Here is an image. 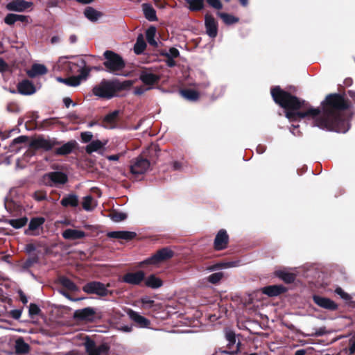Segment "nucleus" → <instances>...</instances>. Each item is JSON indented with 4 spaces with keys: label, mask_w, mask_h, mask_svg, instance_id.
Here are the masks:
<instances>
[{
    "label": "nucleus",
    "mask_w": 355,
    "mask_h": 355,
    "mask_svg": "<svg viewBox=\"0 0 355 355\" xmlns=\"http://www.w3.org/2000/svg\"><path fill=\"white\" fill-rule=\"evenodd\" d=\"M28 140H29L28 137L21 135V136H19V137L14 139L12 141L11 146H13L16 144H26L28 141Z\"/></svg>",
    "instance_id": "de8ad7c7"
},
{
    "label": "nucleus",
    "mask_w": 355,
    "mask_h": 355,
    "mask_svg": "<svg viewBox=\"0 0 355 355\" xmlns=\"http://www.w3.org/2000/svg\"><path fill=\"white\" fill-rule=\"evenodd\" d=\"M40 312V309L35 304H31L29 306V314L31 315H38Z\"/></svg>",
    "instance_id": "5fc2aeb1"
},
{
    "label": "nucleus",
    "mask_w": 355,
    "mask_h": 355,
    "mask_svg": "<svg viewBox=\"0 0 355 355\" xmlns=\"http://www.w3.org/2000/svg\"><path fill=\"white\" fill-rule=\"evenodd\" d=\"M271 96L275 102L288 110L286 117L290 121L311 116L313 126L322 130L345 133L349 129V118L343 111L348 105L343 96L337 94L328 95L322 103V112L319 108H313L304 101L291 95L277 86L271 89Z\"/></svg>",
    "instance_id": "f257e3e1"
},
{
    "label": "nucleus",
    "mask_w": 355,
    "mask_h": 355,
    "mask_svg": "<svg viewBox=\"0 0 355 355\" xmlns=\"http://www.w3.org/2000/svg\"><path fill=\"white\" fill-rule=\"evenodd\" d=\"M15 348L17 354H24L29 352V345L21 338L16 340Z\"/></svg>",
    "instance_id": "7c9ffc66"
},
{
    "label": "nucleus",
    "mask_w": 355,
    "mask_h": 355,
    "mask_svg": "<svg viewBox=\"0 0 355 355\" xmlns=\"http://www.w3.org/2000/svg\"><path fill=\"white\" fill-rule=\"evenodd\" d=\"M150 89V87H145L144 86L136 87L134 89V94L135 95H141L144 94L146 91Z\"/></svg>",
    "instance_id": "bf43d9fd"
},
{
    "label": "nucleus",
    "mask_w": 355,
    "mask_h": 355,
    "mask_svg": "<svg viewBox=\"0 0 355 355\" xmlns=\"http://www.w3.org/2000/svg\"><path fill=\"white\" fill-rule=\"evenodd\" d=\"M133 81L132 80H125L123 82H120L117 80H114V84H116L117 85V87L116 88V92H120V91H122L123 89H128L129 87H130L132 85H133Z\"/></svg>",
    "instance_id": "37998d69"
},
{
    "label": "nucleus",
    "mask_w": 355,
    "mask_h": 355,
    "mask_svg": "<svg viewBox=\"0 0 355 355\" xmlns=\"http://www.w3.org/2000/svg\"><path fill=\"white\" fill-rule=\"evenodd\" d=\"M63 103L66 107H69L71 105H73V106L76 105L75 103H73L72 100L69 97H65L63 99Z\"/></svg>",
    "instance_id": "680f3d73"
},
{
    "label": "nucleus",
    "mask_w": 355,
    "mask_h": 355,
    "mask_svg": "<svg viewBox=\"0 0 355 355\" xmlns=\"http://www.w3.org/2000/svg\"><path fill=\"white\" fill-rule=\"evenodd\" d=\"M146 47V44L142 35H139L137 38L136 43L134 46V52L137 55H139L144 52Z\"/></svg>",
    "instance_id": "2f4dec72"
},
{
    "label": "nucleus",
    "mask_w": 355,
    "mask_h": 355,
    "mask_svg": "<svg viewBox=\"0 0 355 355\" xmlns=\"http://www.w3.org/2000/svg\"><path fill=\"white\" fill-rule=\"evenodd\" d=\"M328 333L326 328L324 327H320L318 329H315L314 332L311 334L313 336H321L325 335Z\"/></svg>",
    "instance_id": "603ef678"
},
{
    "label": "nucleus",
    "mask_w": 355,
    "mask_h": 355,
    "mask_svg": "<svg viewBox=\"0 0 355 355\" xmlns=\"http://www.w3.org/2000/svg\"><path fill=\"white\" fill-rule=\"evenodd\" d=\"M93 135L91 132H84L81 133V139L83 142L87 143L92 139Z\"/></svg>",
    "instance_id": "4d7b16f0"
},
{
    "label": "nucleus",
    "mask_w": 355,
    "mask_h": 355,
    "mask_svg": "<svg viewBox=\"0 0 355 355\" xmlns=\"http://www.w3.org/2000/svg\"><path fill=\"white\" fill-rule=\"evenodd\" d=\"M120 113V110H114L105 115L103 118V123L105 124L106 127L114 128Z\"/></svg>",
    "instance_id": "4be33fe9"
},
{
    "label": "nucleus",
    "mask_w": 355,
    "mask_h": 355,
    "mask_svg": "<svg viewBox=\"0 0 355 355\" xmlns=\"http://www.w3.org/2000/svg\"><path fill=\"white\" fill-rule=\"evenodd\" d=\"M8 64L6 62L2 59L0 58V72L2 73L8 69Z\"/></svg>",
    "instance_id": "052dcab7"
},
{
    "label": "nucleus",
    "mask_w": 355,
    "mask_h": 355,
    "mask_svg": "<svg viewBox=\"0 0 355 355\" xmlns=\"http://www.w3.org/2000/svg\"><path fill=\"white\" fill-rule=\"evenodd\" d=\"M313 300L318 306L327 310L334 311L338 308L336 302L325 297L315 295L313 296Z\"/></svg>",
    "instance_id": "9b49d317"
},
{
    "label": "nucleus",
    "mask_w": 355,
    "mask_h": 355,
    "mask_svg": "<svg viewBox=\"0 0 355 355\" xmlns=\"http://www.w3.org/2000/svg\"><path fill=\"white\" fill-rule=\"evenodd\" d=\"M19 296H20L21 301L22 302L23 304H26L28 302L27 297L26 296V295L22 291H19Z\"/></svg>",
    "instance_id": "0e129e2a"
},
{
    "label": "nucleus",
    "mask_w": 355,
    "mask_h": 355,
    "mask_svg": "<svg viewBox=\"0 0 355 355\" xmlns=\"http://www.w3.org/2000/svg\"><path fill=\"white\" fill-rule=\"evenodd\" d=\"M104 146V144L101 142L100 140H94L91 141L87 146H86V152L89 154L92 153L93 152H96L101 148H102Z\"/></svg>",
    "instance_id": "f704fd0d"
},
{
    "label": "nucleus",
    "mask_w": 355,
    "mask_h": 355,
    "mask_svg": "<svg viewBox=\"0 0 355 355\" xmlns=\"http://www.w3.org/2000/svg\"><path fill=\"white\" fill-rule=\"evenodd\" d=\"M207 3L215 9L220 10L223 6L220 0H207Z\"/></svg>",
    "instance_id": "3c124183"
},
{
    "label": "nucleus",
    "mask_w": 355,
    "mask_h": 355,
    "mask_svg": "<svg viewBox=\"0 0 355 355\" xmlns=\"http://www.w3.org/2000/svg\"><path fill=\"white\" fill-rule=\"evenodd\" d=\"M284 290L282 286L272 285L263 288L262 292L270 297H274L283 293Z\"/></svg>",
    "instance_id": "a878e982"
},
{
    "label": "nucleus",
    "mask_w": 355,
    "mask_h": 355,
    "mask_svg": "<svg viewBox=\"0 0 355 355\" xmlns=\"http://www.w3.org/2000/svg\"><path fill=\"white\" fill-rule=\"evenodd\" d=\"M141 302L144 308H150L154 303V301L148 296L143 297L141 299Z\"/></svg>",
    "instance_id": "8fccbe9b"
},
{
    "label": "nucleus",
    "mask_w": 355,
    "mask_h": 355,
    "mask_svg": "<svg viewBox=\"0 0 355 355\" xmlns=\"http://www.w3.org/2000/svg\"><path fill=\"white\" fill-rule=\"evenodd\" d=\"M142 8L144 16L148 20L150 21L157 20L156 12L150 4L144 3L143 4Z\"/></svg>",
    "instance_id": "c85d7f7f"
},
{
    "label": "nucleus",
    "mask_w": 355,
    "mask_h": 355,
    "mask_svg": "<svg viewBox=\"0 0 355 355\" xmlns=\"http://www.w3.org/2000/svg\"><path fill=\"white\" fill-rule=\"evenodd\" d=\"M27 220L26 217H22L17 219H10L8 221V223L15 229H19L26 224Z\"/></svg>",
    "instance_id": "4c0bfd02"
},
{
    "label": "nucleus",
    "mask_w": 355,
    "mask_h": 355,
    "mask_svg": "<svg viewBox=\"0 0 355 355\" xmlns=\"http://www.w3.org/2000/svg\"><path fill=\"white\" fill-rule=\"evenodd\" d=\"M96 311L92 307H86L75 311V317L85 320H92L94 318Z\"/></svg>",
    "instance_id": "a211bd4d"
},
{
    "label": "nucleus",
    "mask_w": 355,
    "mask_h": 355,
    "mask_svg": "<svg viewBox=\"0 0 355 355\" xmlns=\"http://www.w3.org/2000/svg\"><path fill=\"white\" fill-rule=\"evenodd\" d=\"M84 346L88 355H111L110 346L107 343L96 344L87 337Z\"/></svg>",
    "instance_id": "423d86ee"
},
{
    "label": "nucleus",
    "mask_w": 355,
    "mask_h": 355,
    "mask_svg": "<svg viewBox=\"0 0 355 355\" xmlns=\"http://www.w3.org/2000/svg\"><path fill=\"white\" fill-rule=\"evenodd\" d=\"M127 218V215L125 213L117 212L111 215V219L116 223L121 222Z\"/></svg>",
    "instance_id": "49530a36"
},
{
    "label": "nucleus",
    "mask_w": 355,
    "mask_h": 355,
    "mask_svg": "<svg viewBox=\"0 0 355 355\" xmlns=\"http://www.w3.org/2000/svg\"><path fill=\"white\" fill-rule=\"evenodd\" d=\"M17 90L22 95H32L36 92L34 85L28 80H24L19 83Z\"/></svg>",
    "instance_id": "f3484780"
},
{
    "label": "nucleus",
    "mask_w": 355,
    "mask_h": 355,
    "mask_svg": "<svg viewBox=\"0 0 355 355\" xmlns=\"http://www.w3.org/2000/svg\"><path fill=\"white\" fill-rule=\"evenodd\" d=\"M34 198L37 201H42L46 198V193L42 191H36L33 194Z\"/></svg>",
    "instance_id": "13d9d810"
},
{
    "label": "nucleus",
    "mask_w": 355,
    "mask_h": 355,
    "mask_svg": "<svg viewBox=\"0 0 355 355\" xmlns=\"http://www.w3.org/2000/svg\"><path fill=\"white\" fill-rule=\"evenodd\" d=\"M279 278L286 283H291L295 280V276L291 274L284 271H279L277 273Z\"/></svg>",
    "instance_id": "c03bdc74"
},
{
    "label": "nucleus",
    "mask_w": 355,
    "mask_h": 355,
    "mask_svg": "<svg viewBox=\"0 0 355 355\" xmlns=\"http://www.w3.org/2000/svg\"><path fill=\"white\" fill-rule=\"evenodd\" d=\"M225 338L228 341L227 345L230 349H233L232 352L239 351V343H236V334L232 331H227L225 332Z\"/></svg>",
    "instance_id": "cd10ccee"
},
{
    "label": "nucleus",
    "mask_w": 355,
    "mask_h": 355,
    "mask_svg": "<svg viewBox=\"0 0 355 355\" xmlns=\"http://www.w3.org/2000/svg\"><path fill=\"white\" fill-rule=\"evenodd\" d=\"M335 293L338 295L342 299L345 300H350L351 297L350 295L345 293L341 288L338 287L335 290Z\"/></svg>",
    "instance_id": "09e8293b"
},
{
    "label": "nucleus",
    "mask_w": 355,
    "mask_h": 355,
    "mask_svg": "<svg viewBox=\"0 0 355 355\" xmlns=\"http://www.w3.org/2000/svg\"><path fill=\"white\" fill-rule=\"evenodd\" d=\"M77 143L76 141H69L62 146L55 149V154L58 155H65L71 153L75 148Z\"/></svg>",
    "instance_id": "b1692460"
},
{
    "label": "nucleus",
    "mask_w": 355,
    "mask_h": 355,
    "mask_svg": "<svg viewBox=\"0 0 355 355\" xmlns=\"http://www.w3.org/2000/svg\"><path fill=\"white\" fill-rule=\"evenodd\" d=\"M26 251L28 253L35 250V246L33 244H28L26 245Z\"/></svg>",
    "instance_id": "774afa93"
},
{
    "label": "nucleus",
    "mask_w": 355,
    "mask_h": 355,
    "mask_svg": "<svg viewBox=\"0 0 355 355\" xmlns=\"http://www.w3.org/2000/svg\"><path fill=\"white\" fill-rule=\"evenodd\" d=\"M62 236L67 240H77L85 237L86 234L84 231L76 229H67L62 233Z\"/></svg>",
    "instance_id": "6ab92c4d"
},
{
    "label": "nucleus",
    "mask_w": 355,
    "mask_h": 355,
    "mask_svg": "<svg viewBox=\"0 0 355 355\" xmlns=\"http://www.w3.org/2000/svg\"><path fill=\"white\" fill-rule=\"evenodd\" d=\"M139 80L146 85L147 87H150L151 89L153 85L159 81V77L151 72L143 71L139 75Z\"/></svg>",
    "instance_id": "ddd939ff"
},
{
    "label": "nucleus",
    "mask_w": 355,
    "mask_h": 355,
    "mask_svg": "<svg viewBox=\"0 0 355 355\" xmlns=\"http://www.w3.org/2000/svg\"><path fill=\"white\" fill-rule=\"evenodd\" d=\"M44 180L51 187L64 184L68 178L65 173L60 171L51 172L44 176Z\"/></svg>",
    "instance_id": "1a4fd4ad"
},
{
    "label": "nucleus",
    "mask_w": 355,
    "mask_h": 355,
    "mask_svg": "<svg viewBox=\"0 0 355 355\" xmlns=\"http://www.w3.org/2000/svg\"><path fill=\"white\" fill-rule=\"evenodd\" d=\"M156 35V28L155 26L149 27L146 32V40L148 44L153 46H157V42H156L155 37Z\"/></svg>",
    "instance_id": "473e14b6"
},
{
    "label": "nucleus",
    "mask_w": 355,
    "mask_h": 355,
    "mask_svg": "<svg viewBox=\"0 0 355 355\" xmlns=\"http://www.w3.org/2000/svg\"><path fill=\"white\" fill-rule=\"evenodd\" d=\"M83 208L86 211H92L94 209V199L91 196L83 198Z\"/></svg>",
    "instance_id": "a19ab883"
},
{
    "label": "nucleus",
    "mask_w": 355,
    "mask_h": 355,
    "mask_svg": "<svg viewBox=\"0 0 355 355\" xmlns=\"http://www.w3.org/2000/svg\"><path fill=\"white\" fill-rule=\"evenodd\" d=\"M128 315L129 318L135 323H137L140 327H148L150 324L149 320L133 310H129L128 311Z\"/></svg>",
    "instance_id": "412c9836"
},
{
    "label": "nucleus",
    "mask_w": 355,
    "mask_h": 355,
    "mask_svg": "<svg viewBox=\"0 0 355 355\" xmlns=\"http://www.w3.org/2000/svg\"><path fill=\"white\" fill-rule=\"evenodd\" d=\"M60 282L63 286L69 291H76L78 290L76 285L67 277H62L60 279Z\"/></svg>",
    "instance_id": "58836bf2"
},
{
    "label": "nucleus",
    "mask_w": 355,
    "mask_h": 355,
    "mask_svg": "<svg viewBox=\"0 0 355 355\" xmlns=\"http://www.w3.org/2000/svg\"><path fill=\"white\" fill-rule=\"evenodd\" d=\"M166 63L167 66L171 67L175 65V62L174 60V58H167V60L166 61Z\"/></svg>",
    "instance_id": "338daca9"
},
{
    "label": "nucleus",
    "mask_w": 355,
    "mask_h": 355,
    "mask_svg": "<svg viewBox=\"0 0 355 355\" xmlns=\"http://www.w3.org/2000/svg\"><path fill=\"white\" fill-rule=\"evenodd\" d=\"M85 16L90 21H95L101 16V13L92 7H88L85 10Z\"/></svg>",
    "instance_id": "c9c22d12"
},
{
    "label": "nucleus",
    "mask_w": 355,
    "mask_h": 355,
    "mask_svg": "<svg viewBox=\"0 0 355 355\" xmlns=\"http://www.w3.org/2000/svg\"><path fill=\"white\" fill-rule=\"evenodd\" d=\"M58 144H60V142L54 138L38 136L29 142L28 146L33 150L49 151Z\"/></svg>",
    "instance_id": "39448f33"
},
{
    "label": "nucleus",
    "mask_w": 355,
    "mask_h": 355,
    "mask_svg": "<svg viewBox=\"0 0 355 355\" xmlns=\"http://www.w3.org/2000/svg\"><path fill=\"white\" fill-rule=\"evenodd\" d=\"M223 277V274L221 272H215L211 275H210L207 279L210 283L216 284L220 281L222 277Z\"/></svg>",
    "instance_id": "a18cd8bd"
},
{
    "label": "nucleus",
    "mask_w": 355,
    "mask_h": 355,
    "mask_svg": "<svg viewBox=\"0 0 355 355\" xmlns=\"http://www.w3.org/2000/svg\"><path fill=\"white\" fill-rule=\"evenodd\" d=\"M145 278V273L139 270L135 272H128L123 277V282L129 284L138 285Z\"/></svg>",
    "instance_id": "f8f14e48"
},
{
    "label": "nucleus",
    "mask_w": 355,
    "mask_h": 355,
    "mask_svg": "<svg viewBox=\"0 0 355 355\" xmlns=\"http://www.w3.org/2000/svg\"><path fill=\"white\" fill-rule=\"evenodd\" d=\"M181 95L190 101H196L199 98V94L193 89H182L180 91Z\"/></svg>",
    "instance_id": "72a5a7b5"
},
{
    "label": "nucleus",
    "mask_w": 355,
    "mask_h": 355,
    "mask_svg": "<svg viewBox=\"0 0 355 355\" xmlns=\"http://www.w3.org/2000/svg\"><path fill=\"white\" fill-rule=\"evenodd\" d=\"M218 15L223 20L226 24H232L239 21V19L227 13L218 12Z\"/></svg>",
    "instance_id": "ea45409f"
},
{
    "label": "nucleus",
    "mask_w": 355,
    "mask_h": 355,
    "mask_svg": "<svg viewBox=\"0 0 355 355\" xmlns=\"http://www.w3.org/2000/svg\"><path fill=\"white\" fill-rule=\"evenodd\" d=\"M4 21L8 25L14 24L16 22L15 14H8L4 19Z\"/></svg>",
    "instance_id": "6e6d98bb"
},
{
    "label": "nucleus",
    "mask_w": 355,
    "mask_h": 355,
    "mask_svg": "<svg viewBox=\"0 0 355 355\" xmlns=\"http://www.w3.org/2000/svg\"><path fill=\"white\" fill-rule=\"evenodd\" d=\"M150 162L143 157H137L130 166V171L133 175H139L145 173L150 168Z\"/></svg>",
    "instance_id": "9d476101"
},
{
    "label": "nucleus",
    "mask_w": 355,
    "mask_h": 355,
    "mask_svg": "<svg viewBox=\"0 0 355 355\" xmlns=\"http://www.w3.org/2000/svg\"><path fill=\"white\" fill-rule=\"evenodd\" d=\"M136 236V234L132 232L128 231H114L107 233V236L110 238H114L129 241L132 239Z\"/></svg>",
    "instance_id": "5701e85b"
},
{
    "label": "nucleus",
    "mask_w": 355,
    "mask_h": 355,
    "mask_svg": "<svg viewBox=\"0 0 355 355\" xmlns=\"http://www.w3.org/2000/svg\"><path fill=\"white\" fill-rule=\"evenodd\" d=\"M69 66L73 72H77L79 74L68 78H57L59 82L63 83L69 86L76 87L79 85L83 80L87 79L91 71L90 68L86 67V62L83 59H79L76 62H70Z\"/></svg>",
    "instance_id": "f03ea898"
},
{
    "label": "nucleus",
    "mask_w": 355,
    "mask_h": 355,
    "mask_svg": "<svg viewBox=\"0 0 355 355\" xmlns=\"http://www.w3.org/2000/svg\"><path fill=\"white\" fill-rule=\"evenodd\" d=\"M116 88L114 80H103L93 88V94L100 98L110 99L116 96Z\"/></svg>",
    "instance_id": "20e7f679"
},
{
    "label": "nucleus",
    "mask_w": 355,
    "mask_h": 355,
    "mask_svg": "<svg viewBox=\"0 0 355 355\" xmlns=\"http://www.w3.org/2000/svg\"><path fill=\"white\" fill-rule=\"evenodd\" d=\"M173 256V252L171 250L164 248L158 250L152 257L145 259L140 263V266L143 264H157L164 260L168 259Z\"/></svg>",
    "instance_id": "6e6552de"
},
{
    "label": "nucleus",
    "mask_w": 355,
    "mask_h": 355,
    "mask_svg": "<svg viewBox=\"0 0 355 355\" xmlns=\"http://www.w3.org/2000/svg\"><path fill=\"white\" fill-rule=\"evenodd\" d=\"M83 290L88 294H96L101 297H105L112 293L105 284L99 282H89L83 287Z\"/></svg>",
    "instance_id": "0eeeda50"
},
{
    "label": "nucleus",
    "mask_w": 355,
    "mask_h": 355,
    "mask_svg": "<svg viewBox=\"0 0 355 355\" xmlns=\"http://www.w3.org/2000/svg\"><path fill=\"white\" fill-rule=\"evenodd\" d=\"M45 220L42 217L33 218L28 225V230L26 231V233L31 235H38V229L43 225Z\"/></svg>",
    "instance_id": "aec40b11"
},
{
    "label": "nucleus",
    "mask_w": 355,
    "mask_h": 355,
    "mask_svg": "<svg viewBox=\"0 0 355 355\" xmlns=\"http://www.w3.org/2000/svg\"><path fill=\"white\" fill-rule=\"evenodd\" d=\"M187 3L191 10H200L204 7V0H186Z\"/></svg>",
    "instance_id": "e433bc0d"
},
{
    "label": "nucleus",
    "mask_w": 355,
    "mask_h": 355,
    "mask_svg": "<svg viewBox=\"0 0 355 355\" xmlns=\"http://www.w3.org/2000/svg\"><path fill=\"white\" fill-rule=\"evenodd\" d=\"M38 261V258L37 257H33L27 259L24 263V268H28L31 267L34 263H36Z\"/></svg>",
    "instance_id": "864d4df0"
},
{
    "label": "nucleus",
    "mask_w": 355,
    "mask_h": 355,
    "mask_svg": "<svg viewBox=\"0 0 355 355\" xmlns=\"http://www.w3.org/2000/svg\"><path fill=\"white\" fill-rule=\"evenodd\" d=\"M205 24L206 27V32L210 37H215L217 35L218 27L217 22L215 19L209 15H205Z\"/></svg>",
    "instance_id": "4468645a"
},
{
    "label": "nucleus",
    "mask_w": 355,
    "mask_h": 355,
    "mask_svg": "<svg viewBox=\"0 0 355 355\" xmlns=\"http://www.w3.org/2000/svg\"><path fill=\"white\" fill-rule=\"evenodd\" d=\"M103 56V65L107 72L116 76L123 75L122 71L125 67V62L120 55L107 50L104 52Z\"/></svg>",
    "instance_id": "7ed1b4c3"
},
{
    "label": "nucleus",
    "mask_w": 355,
    "mask_h": 355,
    "mask_svg": "<svg viewBox=\"0 0 355 355\" xmlns=\"http://www.w3.org/2000/svg\"><path fill=\"white\" fill-rule=\"evenodd\" d=\"M146 286L151 288H158L162 286V281L161 279L151 275L146 279Z\"/></svg>",
    "instance_id": "c756f323"
},
{
    "label": "nucleus",
    "mask_w": 355,
    "mask_h": 355,
    "mask_svg": "<svg viewBox=\"0 0 355 355\" xmlns=\"http://www.w3.org/2000/svg\"><path fill=\"white\" fill-rule=\"evenodd\" d=\"M15 19H16V21H19L24 22V21H26L27 17L25 15L15 14Z\"/></svg>",
    "instance_id": "69168bd1"
},
{
    "label": "nucleus",
    "mask_w": 355,
    "mask_h": 355,
    "mask_svg": "<svg viewBox=\"0 0 355 355\" xmlns=\"http://www.w3.org/2000/svg\"><path fill=\"white\" fill-rule=\"evenodd\" d=\"M229 236L225 230H220L214 239V248L217 250H223L227 247Z\"/></svg>",
    "instance_id": "2eb2a0df"
},
{
    "label": "nucleus",
    "mask_w": 355,
    "mask_h": 355,
    "mask_svg": "<svg viewBox=\"0 0 355 355\" xmlns=\"http://www.w3.org/2000/svg\"><path fill=\"white\" fill-rule=\"evenodd\" d=\"M31 5V2L24 0H13L7 4L6 8L9 10L22 12L30 8Z\"/></svg>",
    "instance_id": "dca6fc26"
},
{
    "label": "nucleus",
    "mask_w": 355,
    "mask_h": 355,
    "mask_svg": "<svg viewBox=\"0 0 355 355\" xmlns=\"http://www.w3.org/2000/svg\"><path fill=\"white\" fill-rule=\"evenodd\" d=\"M160 54L166 58H176L179 56V51L174 47L170 48L168 51H162Z\"/></svg>",
    "instance_id": "79ce46f5"
},
{
    "label": "nucleus",
    "mask_w": 355,
    "mask_h": 355,
    "mask_svg": "<svg viewBox=\"0 0 355 355\" xmlns=\"http://www.w3.org/2000/svg\"><path fill=\"white\" fill-rule=\"evenodd\" d=\"M60 204L65 207H76L78 205V196L74 193L67 195L62 198V199L60 201Z\"/></svg>",
    "instance_id": "393cba45"
},
{
    "label": "nucleus",
    "mask_w": 355,
    "mask_h": 355,
    "mask_svg": "<svg viewBox=\"0 0 355 355\" xmlns=\"http://www.w3.org/2000/svg\"><path fill=\"white\" fill-rule=\"evenodd\" d=\"M47 72V69L44 64H35L31 69L27 71L29 77L33 78L38 75H43Z\"/></svg>",
    "instance_id": "bb28decb"
},
{
    "label": "nucleus",
    "mask_w": 355,
    "mask_h": 355,
    "mask_svg": "<svg viewBox=\"0 0 355 355\" xmlns=\"http://www.w3.org/2000/svg\"><path fill=\"white\" fill-rule=\"evenodd\" d=\"M21 311L19 310H14L12 312V316L15 319H19L21 317Z\"/></svg>",
    "instance_id": "e2e57ef3"
}]
</instances>
